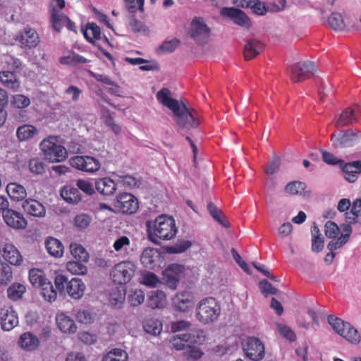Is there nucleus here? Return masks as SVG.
<instances>
[{"instance_id": "1", "label": "nucleus", "mask_w": 361, "mask_h": 361, "mask_svg": "<svg viewBox=\"0 0 361 361\" xmlns=\"http://www.w3.org/2000/svg\"><path fill=\"white\" fill-rule=\"evenodd\" d=\"M157 99L173 112L176 124L180 128H197L199 126L200 121L196 117V111L188 109L184 103H179L177 99L172 98L168 88L161 89L157 93Z\"/></svg>"}, {"instance_id": "2", "label": "nucleus", "mask_w": 361, "mask_h": 361, "mask_svg": "<svg viewBox=\"0 0 361 361\" xmlns=\"http://www.w3.org/2000/svg\"><path fill=\"white\" fill-rule=\"evenodd\" d=\"M147 238L155 245H160L162 241L173 239L178 232V228L173 217L161 214L154 220L146 221Z\"/></svg>"}, {"instance_id": "3", "label": "nucleus", "mask_w": 361, "mask_h": 361, "mask_svg": "<svg viewBox=\"0 0 361 361\" xmlns=\"http://www.w3.org/2000/svg\"><path fill=\"white\" fill-rule=\"evenodd\" d=\"M221 312V305L213 297L201 300L196 307V319L202 324H210L218 320Z\"/></svg>"}, {"instance_id": "4", "label": "nucleus", "mask_w": 361, "mask_h": 361, "mask_svg": "<svg viewBox=\"0 0 361 361\" xmlns=\"http://www.w3.org/2000/svg\"><path fill=\"white\" fill-rule=\"evenodd\" d=\"M59 136L49 135L42 140L39 148L45 159L50 162H61L66 159V149L59 142Z\"/></svg>"}, {"instance_id": "5", "label": "nucleus", "mask_w": 361, "mask_h": 361, "mask_svg": "<svg viewBox=\"0 0 361 361\" xmlns=\"http://www.w3.org/2000/svg\"><path fill=\"white\" fill-rule=\"evenodd\" d=\"M328 322L332 329L342 337L353 344H357L360 341V336L356 329L350 323L345 322L341 319L334 315L328 317Z\"/></svg>"}, {"instance_id": "6", "label": "nucleus", "mask_w": 361, "mask_h": 361, "mask_svg": "<svg viewBox=\"0 0 361 361\" xmlns=\"http://www.w3.org/2000/svg\"><path fill=\"white\" fill-rule=\"evenodd\" d=\"M287 71L293 82H299L313 76L316 71V66L312 61L298 62L288 67Z\"/></svg>"}, {"instance_id": "7", "label": "nucleus", "mask_w": 361, "mask_h": 361, "mask_svg": "<svg viewBox=\"0 0 361 361\" xmlns=\"http://www.w3.org/2000/svg\"><path fill=\"white\" fill-rule=\"evenodd\" d=\"M185 268L179 264H169L162 271L163 283L171 290H176L180 281L185 278Z\"/></svg>"}, {"instance_id": "8", "label": "nucleus", "mask_w": 361, "mask_h": 361, "mask_svg": "<svg viewBox=\"0 0 361 361\" xmlns=\"http://www.w3.org/2000/svg\"><path fill=\"white\" fill-rule=\"evenodd\" d=\"M204 331H197L190 334H180L174 336L171 343L177 350H186L190 345L201 344L204 341Z\"/></svg>"}, {"instance_id": "9", "label": "nucleus", "mask_w": 361, "mask_h": 361, "mask_svg": "<svg viewBox=\"0 0 361 361\" xmlns=\"http://www.w3.org/2000/svg\"><path fill=\"white\" fill-rule=\"evenodd\" d=\"M135 266L129 261H123L116 264L111 271V276L114 283L126 284L128 283L135 274Z\"/></svg>"}, {"instance_id": "10", "label": "nucleus", "mask_w": 361, "mask_h": 361, "mask_svg": "<svg viewBox=\"0 0 361 361\" xmlns=\"http://www.w3.org/2000/svg\"><path fill=\"white\" fill-rule=\"evenodd\" d=\"M245 356L252 361H261L265 356L264 343L256 337H247L243 345Z\"/></svg>"}, {"instance_id": "11", "label": "nucleus", "mask_w": 361, "mask_h": 361, "mask_svg": "<svg viewBox=\"0 0 361 361\" xmlns=\"http://www.w3.org/2000/svg\"><path fill=\"white\" fill-rule=\"evenodd\" d=\"M71 166L77 170L93 173L101 168V164L97 158L91 156H75L70 159Z\"/></svg>"}, {"instance_id": "12", "label": "nucleus", "mask_w": 361, "mask_h": 361, "mask_svg": "<svg viewBox=\"0 0 361 361\" xmlns=\"http://www.w3.org/2000/svg\"><path fill=\"white\" fill-rule=\"evenodd\" d=\"M361 138V133L358 130L348 129L340 136L337 137L335 133L331 135V140L333 145L336 148L349 147L357 143Z\"/></svg>"}, {"instance_id": "13", "label": "nucleus", "mask_w": 361, "mask_h": 361, "mask_svg": "<svg viewBox=\"0 0 361 361\" xmlns=\"http://www.w3.org/2000/svg\"><path fill=\"white\" fill-rule=\"evenodd\" d=\"M115 206L123 214H133L138 209V202L132 194L124 192L117 197Z\"/></svg>"}, {"instance_id": "14", "label": "nucleus", "mask_w": 361, "mask_h": 361, "mask_svg": "<svg viewBox=\"0 0 361 361\" xmlns=\"http://www.w3.org/2000/svg\"><path fill=\"white\" fill-rule=\"evenodd\" d=\"M3 219L6 224L16 230H22L26 228L27 221L20 212L7 209L3 212Z\"/></svg>"}, {"instance_id": "15", "label": "nucleus", "mask_w": 361, "mask_h": 361, "mask_svg": "<svg viewBox=\"0 0 361 361\" xmlns=\"http://www.w3.org/2000/svg\"><path fill=\"white\" fill-rule=\"evenodd\" d=\"M174 308L181 312H187L194 305V296L189 291L177 293L172 298Z\"/></svg>"}, {"instance_id": "16", "label": "nucleus", "mask_w": 361, "mask_h": 361, "mask_svg": "<svg viewBox=\"0 0 361 361\" xmlns=\"http://www.w3.org/2000/svg\"><path fill=\"white\" fill-rule=\"evenodd\" d=\"M188 35L196 44L202 45L206 44L210 37V29L207 24H190Z\"/></svg>"}, {"instance_id": "17", "label": "nucleus", "mask_w": 361, "mask_h": 361, "mask_svg": "<svg viewBox=\"0 0 361 361\" xmlns=\"http://www.w3.org/2000/svg\"><path fill=\"white\" fill-rule=\"evenodd\" d=\"M1 326L4 331H11L18 324V317L12 307H5L0 311Z\"/></svg>"}, {"instance_id": "18", "label": "nucleus", "mask_w": 361, "mask_h": 361, "mask_svg": "<svg viewBox=\"0 0 361 361\" xmlns=\"http://www.w3.org/2000/svg\"><path fill=\"white\" fill-rule=\"evenodd\" d=\"M15 39L20 44L22 47L29 49L36 47L39 42L37 32L29 27H26L23 32H19Z\"/></svg>"}, {"instance_id": "19", "label": "nucleus", "mask_w": 361, "mask_h": 361, "mask_svg": "<svg viewBox=\"0 0 361 361\" xmlns=\"http://www.w3.org/2000/svg\"><path fill=\"white\" fill-rule=\"evenodd\" d=\"M56 323L63 334H72L77 331V326L73 319L63 312L56 314Z\"/></svg>"}, {"instance_id": "20", "label": "nucleus", "mask_w": 361, "mask_h": 361, "mask_svg": "<svg viewBox=\"0 0 361 361\" xmlns=\"http://www.w3.org/2000/svg\"><path fill=\"white\" fill-rule=\"evenodd\" d=\"M340 166L344 173V178L350 183H354L357 178V174L361 173V161H354L349 163H342Z\"/></svg>"}, {"instance_id": "21", "label": "nucleus", "mask_w": 361, "mask_h": 361, "mask_svg": "<svg viewBox=\"0 0 361 361\" xmlns=\"http://www.w3.org/2000/svg\"><path fill=\"white\" fill-rule=\"evenodd\" d=\"M24 211L29 215L35 217H44L46 215L44 206L34 199L25 200L22 205Z\"/></svg>"}, {"instance_id": "22", "label": "nucleus", "mask_w": 361, "mask_h": 361, "mask_svg": "<svg viewBox=\"0 0 361 361\" xmlns=\"http://www.w3.org/2000/svg\"><path fill=\"white\" fill-rule=\"evenodd\" d=\"M2 252V257L7 262L15 266H20L22 264L23 257L13 244H6Z\"/></svg>"}, {"instance_id": "23", "label": "nucleus", "mask_w": 361, "mask_h": 361, "mask_svg": "<svg viewBox=\"0 0 361 361\" xmlns=\"http://www.w3.org/2000/svg\"><path fill=\"white\" fill-rule=\"evenodd\" d=\"M147 305L152 309H163L167 305V299L165 293L162 290H152L149 293Z\"/></svg>"}, {"instance_id": "24", "label": "nucleus", "mask_w": 361, "mask_h": 361, "mask_svg": "<svg viewBox=\"0 0 361 361\" xmlns=\"http://www.w3.org/2000/svg\"><path fill=\"white\" fill-rule=\"evenodd\" d=\"M357 112L351 107L345 109L335 122L336 128H343L357 122Z\"/></svg>"}, {"instance_id": "25", "label": "nucleus", "mask_w": 361, "mask_h": 361, "mask_svg": "<svg viewBox=\"0 0 361 361\" xmlns=\"http://www.w3.org/2000/svg\"><path fill=\"white\" fill-rule=\"evenodd\" d=\"M238 349V343L235 338H227L223 343L216 345L212 349L216 356H223L232 354Z\"/></svg>"}, {"instance_id": "26", "label": "nucleus", "mask_w": 361, "mask_h": 361, "mask_svg": "<svg viewBox=\"0 0 361 361\" xmlns=\"http://www.w3.org/2000/svg\"><path fill=\"white\" fill-rule=\"evenodd\" d=\"M160 253L157 249L147 247L142 253L140 260L142 264L148 269H154L157 266Z\"/></svg>"}, {"instance_id": "27", "label": "nucleus", "mask_w": 361, "mask_h": 361, "mask_svg": "<svg viewBox=\"0 0 361 361\" xmlns=\"http://www.w3.org/2000/svg\"><path fill=\"white\" fill-rule=\"evenodd\" d=\"M264 49V44L259 40L248 39L244 47L245 60H251L259 55Z\"/></svg>"}, {"instance_id": "28", "label": "nucleus", "mask_w": 361, "mask_h": 361, "mask_svg": "<svg viewBox=\"0 0 361 361\" xmlns=\"http://www.w3.org/2000/svg\"><path fill=\"white\" fill-rule=\"evenodd\" d=\"M220 15L233 20L234 23H248V17L243 11L234 7H224L220 10Z\"/></svg>"}, {"instance_id": "29", "label": "nucleus", "mask_w": 361, "mask_h": 361, "mask_svg": "<svg viewBox=\"0 0 361 361\" xmlns=\"http://www.w3.org/2000/svg\"><path fill=\"white\" fill-rule=\"evenodd\" d=\"M116 183L109 177L100 178L95 182L97 191L105 196L113 195L116 190Z\"/></svg>"}, {"instance_id": "30", "label": "nucleus", "mask_w": 361, "mask_h": 361, "mask_svg": "<svg viewBox=\"0 0 361 361\" xmlns=\"http://www.w3.org/2000/svg\"><path fill=\"white\" fill-rule=\"evenodd\" d=\"M85 286L82 281L78 278H73L67 283V293L74 299H80L84 293Z\"/></svg>"}, {"instance_id": "31", "label": "nucleus", "mask_w": 361, "mask_h": 361, "mask_svg": "<svg viewBox=\"0 0 361 361\" xmlns=\"http://www.w3.org/2000/svg\"><path fill=\"white\" fill-rule=\"evenodd\" d=\"M61 197L68 203L78 204L82 200V195L78 188L71 185H65L61 190Z\"/></svg>"}, {"instance_id": "32", "label": "nucleus", "mask_w": 361, "mask_h": 361, "mask_svg": "<svg viewBox=\"0 0 361 361\" xmlns=\"http://www.w3.org/2000/svg\"><path fill=\"white\" fill-rule=\"evenodd\" d=\"M39 133V130L33 125L24 124L19 126L16 130V136L19 141H27Z\"/></svg>"}, {"instance_id": "33", "label": "nucleus", "mask_w": 361, "mask_h": 361, "mask_svg": "<svg viewBox=\"0 0 361 361\" xmlns=\"http://www.w3.org/2000/svg\"><path fill=\"white\" fill-rule=\"evenodd\" d=\"M46 249L48 253L55 257H60L63 254L64 247L58 239L49 237L45 243Z\"/></svg>"}, {"instance_id": "34", "label": "nucleus", "mask_w": 361, "mask_h": 361, "mask_svg": "<svg viewBox=\"0 0 361 361\" xmlns=\"http://www.w3.org/2000/svg\"><path fill=\"white\" fill-rule=\"evenodd\" d=\"M38 338L34 334L26 332L22 334L18 340V344L20 347L27 350H33L39 345Z\"/></svg>"}, {"instance_id": "35", "label": "nucleus", "mask_w": 361, "mask_h": 361, "mask_svg": "<svg viewBox=\"0 0 361 361\" xmlns=\"http://www.w3.org/2000/svg\"><path fill=\"white\" fill-rule=\"evenodd\" d=\"M6 192L9 197L16 201L23 200L27 196L25 188L17 183H8L6 187Z\"/></svg>"}, {"instance_id": "36", "label": "nucleus", "mask_w": 361, "mask_h": 361, "mask_svg": "<svg viewBox=\"0 0 361 361\" xmlns=\"http://www.w3.org/2000/svg\"><path fill=\"white\" fill-rule=\"evenodd\" d=\"M0 81L3 85L13 90L18 89L20 85L16 74L8 71L0 72Z\"/></svg>"}, {"instance_id": "37", "label": "nucleus", "mask_w": 361, "mask_h": 361, "mask_svg": "<svg viewBox=\"0 0 361 361\" xmlns=\"http://www.w3.org/2000/svg\"><path fill=\"white\" fill-rule=\"evenodd\" d=\"M81 30L85 38L90 42H93L94 39H99L101 37V28L97 24H87L85 27L81 24Z\"/></svg>"}, {"instance_id": "38", "label": "nucleus", "mask_w": 361, "mask_h": 361, "mask_svg": "<svg viewBox=\"0 0 361 361\" xmlns=\"http://www.w3.org/2000/svg\"><path fill=\"white\" fill-rule=\"evenodd\" d=\"M128 354L121 348H113L102 357V361H128Z\"/></svg>"}, {"instance_id": "39", "label": "nucleus", "mask_w": 361, "mask_h": 361, "mask_svg": "<svg viewBox=\"0 0 361 361\" xmlns=\"http://www.w3.org/2000/svg\"><path fill=\"white\" fill-rule=\"evenodd\" d=\"M89 62L90 60L74 51L71 52L67 56H63L60 59L61 63L73 66H75L80 63H87Z\"/></svg>"}, {"instance_id": "40", "label": "nucleus", "mask_w": 361, "mask_h": 361, "mask_svg": "<svg viewBox=\"0 0 361 361\" xmlns=\"http://www.w3.org/2000/svg\"><path fill=\"white\" fill-rule=\"evenodd\" d=\"M70 251L72 256L76 260L88 262L89 254L80 244L71 243L70 245Z\"/></svg>"}, {"instance_id": "41", "label": "nucleus", "mask_w": 361, "mask_h": 361, "mask_svg": "<svg viewBox=\"0 0 361 361\" xmlns=\"http://www.w3.org/2000/svg\"><path fill=\"white\" fill-rule=\"evenodd\" d=\"M37 288H41V295L44 300L51 302L56 298L57 291L54 288L50 281H46L44 283H42V286H38Z\"/></svg>"}, {"instance_id": "42", "label": "nucleus", "mask_w": 361, "mask_h": 361, "mask_svg": "<svg viewBox=\"0 0 361 361\" xmlns=\"http://www.w3.org/2000/svg\"><path fill=\"white\" fill-rule=\"evenodd\" d=\"M29 280L32 286L37 287L42 286L47 279L42 270L39 269H31L29 271Z\"/></svg>"}, {"instance_id": "43", "label": "nucleus", "mask_w": 361, "mask_h": 361, "mask_svg": "<svg viewBox=\"0 0 361 361\" xmlns=\"http://www.w3.org/2000/svg\"><path fill=\"white\" fill-rule=\"evenodd\" d=\"M83 261H69L66 264L67 270L76 275H84L87 273V269L85 265L83 264Z\"/></svg>"}, {"instance_id": "44", "label": "nucleus", "mask_w": 361, "mask_h": 361, "mask_svg": "<svg viewBox=\"0 0 361 361\" xmlns=\"http://www.w3.org/2000/svg\"><path fill=\"white\" fill-rule=\"evenodd\" d=\"M326 25L336 32H361V26L355 24H326Z\"/></svg>"}, {"instance_id": "45", "label": "nucleus", "mask_w": 361, "mask_h": 361, "mask_svg": "<svg viewBox=\"0 0 361 361\" xmlns=\"http://www.w3.org/2000/svg\"><path fill=\"white\" fill-rule=\"evenodd\" d=\"M25 287L20 283H13L7 289L8 297L14 301L22 298L23 294L25 292Z\"/></svg>"}, {"instance_id": "46", "label": "nucleus", "mask_w": 361, "mask_h": 361, "mask_svg": "<svg viewBox=\"0 0 361 361\" xmlns=\"http://www.w3.org/2000/svg\"><path fill=\"white\" fill-rule=\"evenodd\" d=\"M143 327L147 333L157 335L162 330V323L158 319H150L145 322Z\"/></svg>"}, {"instance_id": "47", "label": "nucleus", "mask_w": 361, "mask_h": 361, "mask_svg": "<svg viewBox=\"0 0 361 361\" xmlns=\"http://www.w3.org/2000/svg\"><path fill=\"white\" fill-rule=\"evenodd\" d=\"M11 104L16 109H21L27 107L30 104V99L24 94H17L13 95Z\"/></svg>"}, {"instance_id": "48", "label": "nucleus", "mask_w": 361, "mask_h": 361, "mask_svg": "<svg viewBox=\"0 0 361 361\" xmlns=\"http://www.w3.org/2000/svg\"><path fill=\"white\" fill-rule=\"evenodd\" d=\"M30 171L37 175H41L46 171V164L39 158L31 159L29 161Z\"/></svg>"}, {"instance_id": "49", "label": "nucleus", "mask_w": 361, "mask_h": 361, "mask_svg": "<svg viewBox=\"0 0 361 361\" xmlns=\"http://www.w3.org/2000/svg\"><path fill=\"white\" fill-rule=\"evenodd\" d=\"M180 43V40L177 38L166 40L159 47L157 51L162 54L171 53L176 49Z\"/></svg>"}, {"instance_id": "50", "label": "nucleus", "mask_w": 361, "mask_h": 361, "mask_svg": "<svg viewBox=\"0 0 361 361\" xmlns=\"http://www.w3.org/2000/svg\"><path fill=\"white\" fill-rule=\"evenodd\" d=\"M305 189V184L300 181H292L286 185L285 190L292 195L301 194Z\"/></svg>"}, {"instance_id": "51", "label": "nucleus", "mask_w": 361, "mask_h": 361, "mask_svg": "<svg viewBox=\"0 0 361 361\" xmlns=\"http://www.w3.org/2000/svg\"><path fill=\"white\" fill-rule=\"evenodd\" d=\"M277 330L283 337L290 341H295L297 338L296 334L294 331L286 325L281 324H277Z\"/></svg>"}, {"instance_id": "52", "label": "nucleus", "mask_w": 361, "mask_h": 361, "mask_svg": "<svg viewBox=\"0 0 361 361\" xmlns=\"http://www.w3.org/2000/svg\"><path fill=\"white\" fill-rule=\"evenodd\" d=\"M91 222V217L85 214H80L75 216L74 219L75 226L79 229H85L86 228Z\"/></svg>"}, {"instance_id": "53", "label": "nucleus", "mask_w": 361, "mask_h": 361, "mask_svg": "<svg viewBox=\"0 0 361 361\" xmlns=\"http://www.w3.org/2000/svg\"><path fill=\"white\" fill-rule=\"evenodd\" d=\"M142 283L147 286L156 287L160 281L155 274L148 271L142 275Z\"/></svg>"}, {"instance_id": "54", "label": "nucleus", "mask_w": 361, "mask_h": 361, "mask_svg": "<svg viewBox=\"0 0 361 361\" xmlns=\"http://www.w3.org/2000/svg\"><path fill=\"white\" fill-rule=\"evenodd\" d=\"M12 271L11 267L7 264H1L0 266V283L6 284L12 279Z\"/></svg>"}, {"instance_id": "55", "label": "nucleus", "mask_w": 361, "mask_h": 361, "mask_svg": "<svg viewBox=\"0 0 361 361\" xmlns=\"http://www.w3.org/2000/svg\"><path fill=\"white\" fill-rule=\"evenodd\" d=\"M186 350L185 356L188 360H197L203 355L201 349L194 346V345H190Z\"/></svg>"}, {"instance_id": "56", "label": "nucleus", "mask_w": 361, "mask_h": 361, "mask_svg": "<svg viewBox=\"0 0 361 361\" xmlns=\"http://www.w3.org/2000/svg\"><path fill=\"white\" fill-rule=\"evenodd\" d=\"M118 178L123 185L130 189L135 188L139 185V180L132 176L120 175Z\"/></svg>"}, {"instance_id": "57", "label": "nucleus", "mask_w": 361, "mask_h": 361, "mask_svg": "<svg viewBox=\"0 0 361 361\" xmlns=\"http://www.w3.org/2000/svg\"><path fill=\"white\" fill-rule=\"evenodd\" d=\"M324 228L325 235L329 238H336L340 231L337 224L331 221H328L325 224Z\"/></svg>"}, {"instance_id": "58", "label": "nucleus", "mask_w": 361, "mask_h": 361, "mask_svg": "<svg viewBox=\"0 0 361 361\" xmlns=\"http://www.w3.org/2000/svg\"><path fill=\"white\" fill-rule=\"evenodd\" d=\"M351 213L353 215V217H346L348 219L347 221L349 224L355 223V218L361 216V199H357L353 202Z\"/></svg>"}, {"instance_id": "59", "label": "nucleus", "mask_w": 361, "mask_h": 361, "mask_svg": "<svg viewBox=\"0 0 361 361\" xmlns=\"http://www.w3.org/2000/svg\"><path fill=\"white\" fill-rule=\"evenodd\" d=\"M76 185L78 189L81 190L87 195H91L94 193V188L88 180L79 179L76 182Z\"/></svg>"}, {"instance_id": "60", "label": "nucleus", "mask_w": 361, "mask_h": 361, "mask_svg": "<svg viewBox=\"0 0 361 361\" xmlns=\"http://www.w3.org/2000/svg\"><path fill=\"white\" fill-rule=\"evenodd\" d=\"M56 291L63 294L66 292L67 283H68L67 278L63 275H57L54 280Z\"/></svg>"}, {"instance_id": "61", "label": "nucleus", "mask_w": 361, "mask_h": 361, "mask_svg": "<svg viewBox=\"0 0 361 361\" xmlns=\"http://www.w3.org/2000/svg\"><path fill=\"white\" fill-rule=\"evenodd\" d=\"M145 300V294L142 290H135L129 296V302L133 306H137L142 304Z\"/></svg>"}, {"instance_id": "62", "label": "nucleus", "mask_w": 361, "mask_h": 361, "mask_svg": "<svg viewBox=\"0 0 361 361\" xmlns=\"http://www.w3.org/2000/svg\"><path fill=\"white\" fill-rule=\"evenodd\" d=\"M250 9L253 13L257 16H264L267 13L266 4L259 0L254 1Z\"/></svg>"}, {"instance_id": "63", "label": "nucleus", "mask_w": 361, "mask_h": 361, "mask_svg": "<svg viewBox=\"0 0 361 361\" xmlns=\"http://www.w3.org/2000/svg\"><path fill=\"white\" fill-rule=\"evenodd\" d=\"M190 246L191 243L185 240L173 246L169 247L167 250L169 253H181L188 250Z\"/></svg>"}, {"instance_id": "64", "label": "nucleus", "mask_w": 361, "mask_h": 361, "mask_svg": "<svg viewBox=\"0 0 361 361\" xmlns=\"http://www.w3.org/2000/svg\"><path fill=\"white\" fill-rule=\"evenodd\" d=\"M267 13H276L284 9L286 6V0H279L276 2H269L266 4Z\"/></svg>"}]
</instances>
